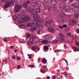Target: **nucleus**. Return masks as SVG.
I'll use <instances>...</instances> for the list:
<instances>
[{
    "mask_svg": "<svg viewBox=\"0 0 79 79\" xmlns=\"http://www.w3.org/2000/svg\"><path fill=\"white\" fill-rule=\"evenodd\" d=\"M34 17L33 19L34 22L32 23H28L27 24V27H30L31 26L33 25L34 22L36 23V26L38 27H42L43 25H42V21L44 20L41 21V19L40 18H38V15L37 14H33L32 15Z\"/></svg>",
    "mask_w": 79,
    "mask_h": 79,
    "instance_id": "f257e3e1",
    "label": "nucleus"
},
{
    "mask_svg": "<svg viewBox=\"0 0 79 79\" xmlns=\"http://www.w3.org/2000/svg\"><path fill=\"white\" fill-rule=\"evenodd\" d=\"M10 5H15L13 1L8 2L5 4L4 6L3 7V8L4 9H6L7 8H8V7H9L10 6Z\"/></svg>",
    "mask_w": 79,
    "mask_h": 79,
    "instance_id": "f03ea898",
    "label": "nucleus"
},
{
    "mask_svg": "<svg viewBox=\"0 0 79 79\" xmlns=\"http://www.w3.org/2000/svg\"><path fill=\"white\" fill-rule=\"evenodd\" d=\"M22 8V6L19 5H15L14 8V12L15 13H18L21 9Z\"/></svg>",
    "mask_w": 79,
    "mask_h": 79,
    "instance_id": "7ed1b4c3",
    "label": "nucleus"
},
{
    "mask_svg": "<svg viewBox=\"0 0 79 79\" xmlns=\"http://www.w3.org/2000/svg\"><path fill=\"white\" fill-rule=\"evenodd\" d=\"M23 6L24 8H25L26 10L27 11H29L30 13H33V9L31 7L30 8H28L27 5L26 3L23 4Z\"/></svg>",
    "mask_w": 79,
    "mask_h": 79,
    "instance_id": "20e7f679",
    "label": "nucleus"
},
{
    "mask_svg": "<svg viewBox=\"0 0 79 79\" xmlns=\"http://www.w3.org/2000/svg\"><path fill=\"white\" fill-rule=\"evenodd\" d=\"M44 39L45 40H52L53 39L52 35L47 34L45 35Z\"/></svg>",
    "mask_w": 79,
    "mask_h": 79,
    "instance_id": "39448f33",
    "label": "nucleus"
},
{
    "mask_svg": "<svg viewBox=\"0 0 79 79\" xmlns=\"http://www.w3.org/2000/svg\"><path fill=\"white\" fill-rule=\"evenodd\" d=\"M65 11H67L68 12H71V11H73V12H75L76 10L74 9L73 8H70L69 7L67 6L65 10Z\"/></svg>",
    "mask_w": 79,
    "mask_h": 79,
    "instance_id": "423d86ee",
    "label": "nucleus"
},
{
    "mask_svg": "<svg viewBox=\"0 0 79 79\" xmlns=\"http://www.w3.org/2000/svg\"><path fill=\"white\" fill-rule=\"evenodd\" d=\"M23 19L24 21H29L31 19L29 16L28 15H25L23 18Z\"/></svg>",
    "mask_w": 79,
    "mask_h": 79,
    "instance_id": "0eeeda50",
    "label": "nucleus"
},
{
    "mask_svg": "<svg viewBox=\"0 0 79 79\" xmlns=\"http://www.w3.org/2000/svg\"><path fill=\"white\" fill-rule=\"evenodd\" d=\"M60 8H67L66 6V4L64 2H62L60 5L59 6Z\"/></svg>",
    "mask_w": 79,
    "mask_h": 79,
    "instance_id": "6e6552de",
    "label": "nucleus"
},
{
    "mask_svg": "<svg viewBox=\"0 0 79 79\" xmlns=\"http://www.w3.org/2000/svg\"><path fill=\"white\" fill-rule=\"evenodd\" d=\"M76 24V22L74 20H70V26H73V25H74Z\"/></svg>",
    "mask_w": 79,
    "mask_h": 79,
    "instance_id": "1a4fd4ad",
    "label": "nucleus"
},
{
    "mask_svg": "<svg viewBox=\"0 0 79 79\" xmlns=\"http://www.w3.org/2000/svg\"><path fill=\"white\" fill-rule=\"evenodd\" d=\"M34 40L33 39L30 38L29 39L28 42H27V44H32L33 43H34Z\"/></svg>",
    "mask_w": 79,
    "mask_h": 79,
    "instance_id": "9d476101",
    "label": "nucleus"
},
{
    "mask_svg": "<svg viewBox=\"0 0 79 79\" xmlns=\"http://www.w3.org/2000/svg\"><path fill=\"white\" fill-rule=\"evenodd\" d=\"M37 27H31L30 28V31L32 32L35 31Z\"/></svg>",
    "mask_w": 79,
    "mask_h": 79,
    "instance_id": "9b49d317",
    "label": "nucleus"
},
{
    "mask_svg": "<svg viewBox=\"0 0 79 79\" xmlns=\"http://www.w3.org/2000/svg\"><path fill=\"white\" fill-rule=\"evenodd\" d=\"M14 17L15 18V19L18 20V19H19V18H20V15H19V14H17L15 15Z\"/></svg>",
    "mask_w": 79,
    "mask_h": 79,
    "instance_id": "f8f14e48",
    "label": "nucleus"
},
{
    "mask_svg": "<svg viewBox=\"0 0 79 79\" xmlns=\"http://www.w3.org/2000/svg\"><path fill=\"white\" fill-rule=\"evenodd\" d=\"M48 31L52 33H55V30H54L53 28H48Z\"/></svg>",
    "mask_w": 79,
    "mask_h": 79,
    "instance_id": "ddd939ff",
    "label": "nucleus"
},
{
    "mask_svg": "<svg viewBox=\"0 0 79 79\" xmlns=\"http://www.w3.org/2000/svg\"><path fill=\"white\" fill-rule=\"evenodd\" d=\"M52 21L53 20H52L48 21L46 22V23H45V25L47 26H50V24H51L52 23Z\"/></svg>",
    "mask_w": 79,
    "mask_h": 79,
    "instance_id": "4468645a",
    "label": "nucleus"
},
{
    "mask_svg": "<svg viewBox=\"0 0 79 79\" xmlns=\"http://www.w3.org/2000/svg\"><path fill=\"white\" fill-rule=\"evenodd\" d=\"M50 41H49L48 40H44L41 41V43L43 44H47L48 43H49Z\"/></svg>",
    "mask_w": 79,
    "mask_h": 79,
    "instance_id": "2eb2a0df",
    "label": "nucleus"
},
{
    "mask_svg": "<svg viewBox=\"0 0 79 79\" xmlns=\"http://www.w3.org/2000/svg\"><path fill=\"white\" fill-rule=\"evenodd\" d=\"M32 50H40V48L38 49V46H34L32 47Z\"/></svg>",
    "mask_w": 79,
    "mask_h": 79,
    "instance_id": "dca6fc26",
    "label": "nucleus"
},
{
    "mask_svg": "<svg viewBox=\"0 0 79 79\" xmlns=\"http://www.w3.org/2000/svg\"><path fill=\"white\" fill-rule=\"evenodd\" d=\"M54 0H50V4L52 5H55L56 4V0H54L55 1H53Z\"/></svg>",
    "mask_w": 79,
    "mask_h": 79,
    "instance_id": "f3484780",
    "label": "nucleus"
},
{
    "mask_svg": "<svg viewBox=\"0 0 79 79\" xmlns=\"http://www.w3.org/2000/svg\"><path fill=\"white\" fill-rule=\"evenodd\" d=\"M72 5L74 7V8H75L76 9H78L79 10H78L79 11V8L77 6V3H75V4H73Z\"/></svg>",
    "mask_w": 79,
    "mask_h": 79,
    "instance_id": "a211bd4d",
    "label": "nucleus"
},
{
    "mask_svg": "<svg viewBox=\"0 0 79 79\" xmlns=\"http://www.w3.org/2000/svg\"><path fill=\"white\" fill-rule=\"evenodd\" d=\"M41 11L40 10V9L39 8H36L35 10V13H40L41 12Z\"/></svg>",
    "mask_w": 79,
    "mask_h": 79,
    "instance_id": "6ab92c4d",
    "label": "nucleus"
},
{
    "mask_svg": "<svg viewBox=\"0 0 79 79\" xmlns=\"http://www.w3.org/2000/svg\"><path fill=\"white\" fill-rule=\"evenodd\" d=\"M43 31L42 30H38L37 31V34L40 35V34H42V33Z\"/></svg>",
    "mask_w": 79,
    "mask_h": 79,
    "instance_id": "aec40b11",
    "label": "nucleus"
},
{
    "mask_svg": "<svg viewBox=\"0 0 79 79\" xmlns=\"http://www.w3.org/2000/svg\"><path fill=\"white\" fill-rule=\"evenodd\" d=\"M38 3V2H32L31 3V5L33 6H35L37 5V4Z\"/></svg>",
    "mask_w": 79,
    "mask_h": 79,
    "instance_id": "412c9836",
    "label": "nucleus"
},
{
    "mask_svg": "<svg viewBox=\"0 0 79 79\" xmlns=\"http://www.w3.org/2000/svg\"><path fill=\"white\" fill-rule=\"evenodd\" d=\"M18 24H21L22 23H24V20H23V19H22V20L19 21L18 22Z\"/></svg>",
    "mask_w": 79,
    "mask_h": 79,
    "instance_id": "4be33fe9",
    "label": "nucleus"
},
{
    "mask_svg": "<svg viewBox=\"0 0 79 79\" xmlns=\"http://www.w3.org/2000/svg\"><path fill=\"white\" fill-rule=\"evenodd\" d=\"M79 17V14L77 13H75V18H78Z\"/></svg>",
    "mask_w": 79,
    "mask_h": 79,
    "instance_id": "5701e85b",
    "label": "nucleus"
},
{
    "mask_svg": "<svg viewBox=\"0 0 79 79\" xmlns=\"http://www.w3.org/2000/svg\"><path fill=\"white\" fill-rule=\"evenodd\" d=\"M42 61H43L44 64H46V63H47V60H45V59H42Z\"/></svg>",
    "mask_w": 79,
    "mask_h": 79,
    "instance_id": "b1692460",
    "label": "nucleus"
},
{
    "mask_svg": "<svg viewBox=\"0 0 79 79\" xmlns=\"http://www.w3.org/2000/svg\"><path fill=\"white\" fill-rule=\"evenodd\" d=\"M58 41L57 40H54L52 41V42L53 44H57V43H58Z\"/></svg>",
    "mask_w": 79,
    "mask_h": 79,
    "instance_id": "393cba45",
    "label": "nucleus"
},
{
    "mask_svg": "<svg viewBox=\"0 0 79 79\" xmlns=\"http://www.w3.org/2000/svg\"><path fill=\"white\" fill-rule=\"evenodd\" d=\"M60 36H61V37H63V38H65V37H66L65 35H63V34L62 33H60Z\"/></svg>",
    "mask_w": 79,
    "mask_h": 79,
    "instance_id": "a878e982",
    "label": "nucleus"
},
{
    "mask_svg": "<svg viewBox=\"0 0 79 79\" xmlns=\"http://www.w3.org/2000/svg\"><path fill=\"white\" fill-rule=\"evenodd\" d=\"M73 50L74 52H76L78 51V49L76 48L75 47H73Z\"/></svg>",
    "mask_w": 79,
    "mask_h": 79,
    "instance_id": "bb28decb",
    "label": "nucleus"
},
{
    "mask_svg": "<svg viewBox=\"0 0 79 79\" xmlns=\"http://www.w3.org/2000/svg\"><path fill=\"white\" fill-rule=\"evenodd\" d=\"M48 49V47L47 46H45L44 48V49L45 50H47Z\"/></svg>",
    "mask_w": 79,
    "mask_h": 79,
    "instance_id": "cd10ccee",
    "label": "nucleus"
},
{
    "mask_svg": "<svg viewBox=\"0 0 79 79\" xmlns=\"http://www.w3.org/2000/svg\"><path fill=\"white\" fill-rule=\"evenodd\" d=\"M66 36L68 37H71V33H67L66 34Z\"/></svg>",
    "mask_w": 79,
    "mask_h": 79,
    "instance_id": "c85d7f7f",
    "label": "nucleus"
},
{
    "mask_svg": "<svg viewBox=\"0 0 79 79\" xmlns=\"http://www.w3.org/2000/svg\"><path fill=\"white\" fill-rule=\"evenodd\" d=\"M59 40L61 41H63V40H64V39L61 37L59 38Z\"/></svg>",
    "mask_w": 79,
    "mask_h": 79,
    "instance_id": "c756f323",
    "label": "nucleus"
},
{
    "mask_svg": "<svg viewBox=\"0 0 79 79\" xmlns=\"http://www.w3.org/2000/svg\"><path fill=\"white\" fill-rule=\"evenodd\" d=\"M30 3H31V1H26V3L27 5H29V4H30Z\"/></svg>",
    "mask_w": 79,
    "mask_h": 79,
    "instance_id": "7c9ffc66",
    "label": "nucleus"
},
{
    "mask_svg": "<svg viewBox=\"0 0 79 79\" xmlns=\"http://www.w3.org/2000/svg\"><path fill=\"white\" fill-rule=\"evenodd\" d=\"M62 51L61 50H56L55 51V53H56V52H61Z\"/></svg>",
    "mask_w": 79,
    "mask_h": 79,
    "instance_id": "2f4dec72",
    "label": "nucleus"
},
{
    "mask_svg": "<svg viewBox=\"0 0 79 79\" xmlns=\"http://www.w3.org/2000/svg\"><path fill=\"white\" fill-rule=\"evenodd\" d=\"M29 67H32V68H34L35 67V65H29L28 68H29Z\"/></svg>",
    "mask_w": 79,
    "mask_h": 79,
    "instance_id": "473e14b6",
    "label": "nucleus"
},
{
    "mask_svg": "<svg viewBox=\"0 0 79 79\" xmlns=\"http://www.w3.org/2000/svg\"><path fill=\"white\" fill-rule=\"evenodd\" d=\"M28 58L31 59L32 58V54H28Z\"/></svg>",
    "mask_w": 79,
    "mask_h": 79,
    "instance_id": "72a5a7b5",
    "label": "nucleus"
},
{
    "mask_svg": "<svg viewBox=\"0 0 79 79\" xmlns=\"http://www.w3.org/2000/svg\"><path fill=\"white\" fill-rule=\"evenodd\" d=\"M27 36L28 38H29L31 37V34L30 33H28L27 35Z\"/></svg>",
    "mask_w": 79,
    "mask_h": 79,
    "instance_id": "f704fd0d",
    "label": "nucleus"
},
{
    "mask_svg": "<svg viewBox=\"0 0 79 79\" xmlns=\"http://www.w3.org/2000/svg\"><path fill=\"white\" fill-rule=\"evenodd\" d=\"M67 74H68V73H67V72L65 71L64 73V75L66 77V76H67Z\"/></svg>",
    "mask_w": 79,
    "mask_h": 79,
    "instance_id": "c9c22d12",
    "label": "nucleus"
},
{
    "mask_svg": "<svg viewBox=\"0 0 79 79\" xmlns=\"http://www.w3.org/2000/svg\"><path fill=\"white\" fill-rule=\"evenodd\" d=\"M75 44L77 45H78V46H79V42H78V41H75Z\"/></svg>",
    "mask_w": 79,
    "mask_h": 79,
    "instance_id": "e433bc0d",
    "label": "nucleus"
},
{
    "mask_svg": "<svg viewBox=\"0 0 79 79\" xmlns=\"http://www.w3.org/2000/svg\"><path fill=\"white\" fill-rule=\"evenodd\" d=\"M63 60H64V61H65L67 64V65H68V61H67V60H66V59H63Z\"/></svg>",
    "mask_w": 79,
    "mask_h": 79,
    "instance_id": "4c0bfd02",
    "label": "nucleus"
},
{
    "mask_svg": "<svg viewBox=\"0 0 79 79\" xmlns=\"http://www.w3.org/2000/svg\"><path fill=\"white\" fill-rule=\"evenodd\" d=\"M17 60H21V57H17Z\"/></svg>",
    "mask_w": 79,
    "mask_h": 79,
    "instance_id": "58836bf2",
    "label": "nucleus"
},
{
    "mask_svg": "<svg viewBox=\"0 0 79 79\" xmlns=\"http://www.w3.org/2000/svg\"><path fill=\"white\" fill-rule=\"evenodd\" d=\"M41 73H45V71L44 70H43L42 69H41Z\"/></svg>",
    "mask_w": 79,
    "mask_h": 79,
    "instance_id": "ea45409f",
    "label": "nucleus"
},
{
    "mask_svg": "<svg viewBox=\"0 0 79 79\" xmlns=\"http://www.w3.org/2000/svg\"><path fill=\"white\" fill-rule=\"evenodd\" d=\"M2 1L3 2L6 3V2H7L8 0H2Z\"/></svg>",
    "mask_w": 79,
    "mask_h": 79,
    "instance_id": "a19ab883",
    "label": "nucleus"
},
{
    "mask_svg": "<svg viewBox=\"0 0 79 79\" xmlns=\"http://www.w3.org/2000/svg\"><path fill=\"white\" fill-rule=\"evenodd\" d=\"M44 2H44V3L45 4L48 3V1H47L46 0H45Z\"/></svg>",
    "mask_w": 79,
    "mask_h": 79,
    "instance_id": "79ce46f5",
    "label": "nucleus"
},
{
    "mask_svg": "<svg viewBox=\"0 0 79 79\" xmlns=\"http://www.w3.org/2000/svg\"><path fill=\"white\" fill-rule=\"evenodd\" d=\"M20 27H26V26H25V25H24V24H22L21 26H20Z\"/></svg>",
    "mask_w": 79,
    "mask_h": 79,
    "instance_id": "37998d69",
    "label": "nucleus"
},
{
    "mask_svg": "<svg viewBox=\"0 0 79 79\" xmlns=\"http://www.w3.org/2000/svg\"><path fill=\"white\" fill-rule=\"evenodd\" d=\"M8 40H6V38H5L4 39V41L5 42H8Z\"/></svg>",
    "mask_w": 79,
    "mask_h": 79,
    "instance_id": "c03bdc74",
    "label": "nucleus"
},
{
    "mask_svg": "<svg viewBox=\"0 0 79 79\" xmlns=\"http://www.w3.org/2000/svg\"><path fill=\"white\" fill-rule=\"evenodd\" d=\"M22 3H24L26 0H20Z\"/></svg>",
    "mask_w": 79,
    "mask_h": 79,
    "instance_id": "a18cd8bd",
    "label": "nucleus"
},
{
    "mask_svg": "<svg viewBox=\"0 0 79 79\" xmlns=\"http://www.w3.org/2000/svg\"><path fill=\"white\" fill-rule=\"evenodd\" d=\"M63 27H67V25L64 24L63 26Z\"/></svg>",
    "mask_w": 79,
    "mask_h": 79,
    "instance_id": "49530a36",
    "label": "nucleus"
},
{
    "mask_svg": "<svg viewBox=\"0 0 79 79\" xmlns=\"http://www.w3.org/2000/svg\"><path fill=\"white\" fill-rule=\"evenodd\" d=\"M53 9H54V10H56V9H57V7H56V6H54Z\"/></svg>",
    "mask_w": 79,
    "mask_h": 79,
    "instance_id": "de8ad7c7",
    "label": "nucleus"
},
{
    "mask_svg": "<svg viewBox=\"0 0 79 79\" xmlns=\"http://www.w3.org/2000/svg\"><path fill=\"white\" fill-rule=\"evenodd\" d=\"M52 78L53 79H55L56 78V76L54 75L52 76Z\"/></svg>",
    "mask_w": 79,
    "mask_h": 79,
    "instance_id": "09e8293b",
    "label": "nucleus"
},
{
    "mask_svg": "<svg viewBox=\"0 0 79 79\" xmlns=\"http://www.w3.org/2000/svg\"><path fill=\"white\" fill-rule=\"evenodd\" d=\"M35 38H36V36H32V38L31 39H32L34 40V39H35Z\"/></svg>",
    "mask_w": 79,
    "mask_h": 79,
    "instance_id": "8fccbe9b",
    "label": "nucleus"
},
{
    "mask_svg": "<svg viewBox=\"0 0 79 79\" xmlns=\"http://www.w3.org/2000/svg\"><path fill=\"white\" fill-rule=\"evenodd\" d=\"M12 58H13V59H14L15 60V59H16V58H15V57L14 56H13L12 57Z\"/></svg>",
    "mask_w": 79,
    "mask_h": 79,
    "instance_id": "3c124183",
    "label": "nucleus"
},
{
    "mask_svg": "<svg viewBox=\"0 0 79 79\" xmlns=\"http://www.w3.org/2000/svg\"><path fill=\"white\" fill-rule=\"evenodd\" d=\"M59 27H60V28H61V29H63V26H59Z\"/></svg>",
    "mask_w": 79,
    "mask_h": 79,
    "instance_id": "603ef678",
    "label": "nucleus"
},
{
    "mask_svg": "<svg viewBox=\"0 0 79 79\" xmlns=\"http://www.w3.org/2000/svg\"><path fill=\"white\" fill-rule=\"evenodd\" d=\"M18 69H20V65H19L17 66Z\"/></svg>",
    "mask_w": 79,
    "mask_h": 79,
    "instance_id": "864d4df0",
    "label": "nucleus"
},
{
    "mask_svg": "<svg viewBox=\"0 0 79 79\" xmlns=\"http://www.w3.org/2000/svg\"><path fill=\"white\" fill-rule=\"evenodd\" d=\"M41 0L42 1L41 2H42L43 3H45V0Z\"/></svg>",
    "mask_w": 79,
    "mask_h": 79,
    "instance_id": "5fc2aeb1",
    "label": "nucleus"
},
{
    "mask_svg": "<svg viewBox=\"0 0 79 79\" xmlns=\"http://www.w3.org/2000/svg\"><path fill=\"white\" fill-rule=\"evenodd\" d=\"M10 48H11V49L14 48V46H11V47H10Z\"/></svg>",
    "mask_w": 79,
    "mask_h": 79,
    "instance_id": "6e6d98bb",
    "label": "nucleus"
},
{
    "mask_svg": "<svg viewBox=\"0 0 79 79\" xmlns=\"http://www.w3.org/2000/svg\"><path fill=\"white\" fill-rule=\"evenodd\" d=\"M69 2H73V0H69Z\"/></svg>",
    "mask_w": 79,
    "mask_h": 79,
    "instance_id": "4d7b16f0",
    "label": "nucleus"
},
{
    "mask_svg": "<svg viewBox=\"0 0 79 79\" xmlns=\"http://www.w3.org/2000/svg\"><path fill=\"white\" fill-rule=\"evenodd\" d=\"M47 79H50V77L49 76H48V77H47Z\"/></svg>",
    "mask_w": 79,
    "mask_h": 79,
    "instance_id": "13d9d810",
    "label": "nucleus"
},
{
    "mask_svg": "<svg viewBox=\"0 0 79 79\" xmlns=\"http://www.w3.org/2000/svg\"><path fill=\"white\" fill-rule=\"evenodd\" d=\"M77 36L75 35V39H77Z\"/></svg>",
    "mask_w": 79,
    "mask_h": 79,
    "instance_id": "bf43d9fd",
    "label": "nucleus"
},
{
    "mask_svg": "<svg viewBox=\"0 0 79 79\" xmlns=\"http://www.w3.org/2000/svg\"><path fill=\"white\" fill-rule=\"evenodd\" d=\"M64 47L65 48H66V47H67L66 45H65V44H64Z\"/></svg>",
    "mask_w": 79,
    "mask_h": 79,
    "instance_id": "052dcab7",
    "label": "nucleus"
},
{
    "mask_svg": "<svg viewBox=\"0 0 79 79\" xmlns=\"http://www.w3.org/2000/svg\"><path fill=\"white\" fill-rule=\"evenodd\" d=\"M72 39H73V40H76V39H75V38H74V37H72Z\"/></svg>",
    "mask_w": 79,
    "mask_h": 79,
    "instance_id": "680f3d73",
    "label": "nucleus"
},
{
    "mask_svg": "<svg viewBox=\"0 0 79 79\" xmlns=\"http://www.w3.org/2000/svg\"><path fill=\"white\" fill-rule=\"evenodd\" d=\"M68 42H69V43H70V44L72 43V42H70V41H69V40H68Z\"/></svg>",
    "mask_w": 79,
    "mask_h": 79,
    "instance_id": "e2e57ef3",
    "label": "nucleus"
},
{
    "mask_svg": "<svg viewBox=\"0 0 79 79\" xmlns=\"http://www.w3.org/2000/svg\"><path fill=\"white\" fill-rule=\"evenodd\" d=\"M77 32H78L79 33V29H77Z\"/></svg>",
    "mask_w": 79,
    "mask_h": 79,
    "instance_id": "0e129e2a",
    "label": "nucleus"
},
{
    "mask_svg": "<svg viewBox=\"0 0 79 79\" xmlns=\"http://www.w3.org/2000/svg\"><path fill=\"white\" fill-rule=\"evenodd\" d=\"M57 71H61V70H60V69H58V70H57Z\"/></svg>",
    "mask_w": 79,
    "mask_h": 79,
    "instance_id": "69168bd1",
    "label": "nucleus"
},
{
    "mask_svg": "<svg viewBox=\"0 0 79 79\" xmlns=\"http://www.w3.org/2000/svg\"><path fill=\"white\" fill-rule=\"evenodd\" d=\"M15 52L16 53V52H17V50H15Z\"/></svg>",
    "mask_w": 79,
    "mask_h": 79,
    "instance_id": "338daca9",
    "label": "nucleus"
},
{
    "mask_svg": "<svg viewBox=\"0 0 79 79\" xmlns=\"http://www.w3.org/2000/svg\"><path fill=\"white\" fill-rule=\"evenodd\" d=\"M40 59H41V58H38V60H40Z\"/></svg>",
    "mask_w": 79,
    "mask_h": 79,
    "instance_id": "774afa93",
    "label": "nucleus"
}]
</instances>
